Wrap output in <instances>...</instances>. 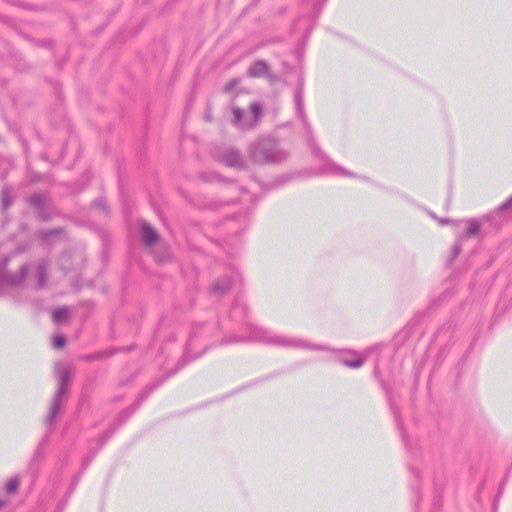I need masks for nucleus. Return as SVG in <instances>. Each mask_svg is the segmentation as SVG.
Here are the masks:
<instances>
[{
  "mask_svg": "<svg viewBox=\"0 0 512 512\" xmlns=\"http://www.w3.org/2000/svg\"><path fill=\"white\" fill-rule=\"evenodd\" d=\"M248 153L256 165H280L289 158V152L281 148L274 137H261L251 142Z\"/></svg>",
  "mask_w": 512,
  "mask_h": 512,
  "instance_id": "nucleus-1",
  "label": "nucleus"
},
{
  "mask_svg": "<svg viewBox=\"0 0 512 512\" xmlns=\"http://www.w3.org/2000/svg\"><path fill=\"white\" fill-rule=\"evenodd\" d=\"M203 325H204L203 323H194L192 325V330H191L190 336H189L188 341H187V343L185 345V353L177 361L175 367L171 371L167 372L163 377L157 378V379L153 380L138 395V397L136 398L134 403L139 408L142 405V403L151 395V393L154 390H156L157 388H159L167 379H169L171 376H173L178 371H180L189 362H191L194 359L199 358L203 354V352H202V353L196 354L194 356H190V353H191V350H192V347H193V342L196 339V337L198 336V334L200 333L201 329L203 328Z\"/></svg>",
  "mask_w": 512,
  "mask_h": 512,
  "instance_id": "nucleus-2",
  "label": "nucleus"
},
{
  "mask_svg": "<svg viewBox=\"0 0 512 512\" xmlns=\"http://www.w3.org/2000/svg\"><path fill=\"white\" fill-rule=\"evenodd\" d=\"M11 256L0 259V297L7 296L11 291L21 289L29 271L28 264H22L16 273L8 270Z\"/></svg>",
  "mask_w": 512,
  "mask_h": 512,
  "instance_id": "nucleus-3",
  "label": "nucleus"
},
{
  "mask_svg": "<svg viewBox=\"0 0 512 512\" xmlns=\"http://www.w3.org/2000/svg\"><path fill=\"white\" fill-rule=\"evenodd\" d=\"M304 79L303 77H300L296 86L295 90V105H296V112L298 117L300 118L305 136L308 142V145L310 146L313 154L319 158H325V154L321 151L319 146L317 145L316 139L313 135L312 127L308 121V118L305 113L304 109Z\"/></svg>",
  "mask_w": 512,
  "mask_h": 512,
  "instance_id": "nucleus-4",
  "label": "nucleus"
},
{
  "mask_svg": "<svg viewBox=\"0 0 512 512\" xmlns=\"http://www.w3.org/2000/svg\"><path fill=\"white\" fill-rule=\"evenodd\" d=\"M56 375L58 379V387L54 393L52 403L45 420L46 424L50 427L53 425L59 414L61 401L68 393L69 382L71 379L70 370L60 366L56 368Z\"/></svg>",
  "mask_w": 512,
  "mask_h": 512,
  "instance_id": "nucleus-5",
  "label": "nucleus"
},
{
  "mask_svg": "<svg viewBox=\"0 0 512 512\" xmlns=\"http://www.w3.org/2000/svg\"><path fill=\"white\" fill-rule=\"evenodd\" d=\"M218 161L227 167L237 170H246L248 164L241 152L233 147L224 149L218 156Z\"/></svg>",
  "mask_w": 512,
  "mask_h": 512,
  "instance_id": "nucleus-6",
  "label": "nucleus"
},
{
  "mask_svg": "<svg viewBox=\"0 0 512 512\" xmlns=\"http://www.w3.org/2000/svg\"><path fill=\"white\" fill-rule=\"evenodd\" d=\"M250 333H251V339L255 340V341H263V342L270 343V344H277V345H284V346L300 345L299 341L290 342L281 337H268L267 332L264 329L259 328V327L250 328Z\"/></svg>",
  "mask_w": 512,
  "mask_h": 512,
  "instance_id": "nucleus-7",
  "label": "nucleus"
},
{
  "mask_svg": "<svg viewBox=\"0 0 512 512\" xmlns=\"http://www.w3.org/2000/svg\"><path fill=\"white\" fill-rule=\"evenodd\" d=\"M240 280L239 275L223 276L217 279L211 287V293L216 297L225 295L236 281Z\"/></svg>",
  "mask_w": 512,
  "mask_h": 512,
  "instance_id": "nucleus-8",
  "label": "nucleus"
},
{
  "mask_svg": "<svg viewBox=\"0 0 512 512\" xmlns=\"http://www.w3.org/2000/svg\"><path fill=\"white\" fill-rule=\"evenodd\" d=\"M488 220H489V216L483 217L481 220L476 219V218H471V219L466 220L467 229L462 234L459 235L460 239L466 240V239L478 237V236L483 238L484 236L481 233V221H488Z\"/></svg>",
  "mask_w": 512,
  "mask_h": 512,
  "instance_id": "nucleus-9",
  "label": "nucleus"
},
{
  "mask_svg": "<svg viewBox=\"0 0 512 512\" xmlns=\"http://www.w3.org/2000/svg\"><path fill=\"white\" fill-rule=\"evenodd\" d=\"M76 258L82 260V255L72 250L63 252L59 258V268L65 273L75 270L78 266L74 263Z\"/></svg>",
  "mask_w": 512,
  "mask_h": 512,
  "instance_id": "nucleus-10",
  "label": "nucleus"
},
{
  "mask_svg": "<svg viewBox=\"0 0 512 512\" xmlns=\"http://www.w3.org/2000/svg\"><path fill=\"white\" fill-rule=\"evenodd\" d=\"M26 202L34 209H39L45 205H51L52 199L48 191L35 192L26 198Z\"/></svg>",
  "mask_w": 512,
  "mask_h": 512,
  "instance_id": "nucleus-11",
  "label": "nucleus"
},
{
  "mask_svg": "<svg viewBox=\"0 0 512 512\" xmlns=\"http://www.w3.org/2000/svg\"><path fill=\"white\" fill-rule=\"evenodd\" d=\"M13 202H14V198L12 196L11 187L8 185L3 186L1 189V192H0V208H1V211L3 212L2 226H4L6 224V222L8 221V217L6 214H4V212L8 208H10V206L13 204Z\"/></svg>",
  "mask_w": 512,
  "mask_h": 512,
  "instance_id": "nucleus-12",
  "label": "nucleus"
},
{
  "mask_svg": "<svg viewBox=\"0 0 512 512\" xmlns=\"http://www.w3.org/2000/svg\"><path fill=\"white\" fill-rule=\"evenodd\" d=\"M141 233L145 246L151 247L159 240V234L148 222L141 223Z\"/></svg>",
  "mask_w": 512,
  "mask_h": 512,
  "instance_id": "nucleus-13",
  "label": "nucleus"
},
{
  "mask_svg": "<svg viewBox=\"0 0 512 512\" xmlns=\"http://www.w3.org/2000/svg\"><path fill=\"white\" fill-rule=\"evenodd\" d=\"M269 64L266 60L255 61L248 69L247 75L252 78H259L268 75Z\"/></svg>",
  "mask_w": 512,
  "mask_h": 512,
  "instance_id": "nucleus-14",
  "label": "nucleus"
},
{
  "mask_svg": "<svg viewBox=\"0 0 512 512\" xmlns=\"http://www.w3.org/2000/svg\"><path fill=\"white\" fill-rule=\"evenodd\" d=\"M380 384L387 396L390 409L395 416L396 422H397L398 426L401 427L402 421H401V416H400V409L397 407V405L395 404V402L393 400L392 390H391L390 386L385 381L381 380Z\"/></svg>",
  "mask_w": 512,
  "mask_h": 512,
  "instance_id": "nucleus-15",
  "label": "nucleus"
},
{
  "mask_svg": "<svg viewBox=\"0 0 512 512\" xmlns=\"http://www.w3.org/2000/svg\"><path fill=\"white\" fill-rule=\"evenodd\" d=\"M48 264L45 261H41L37 265L36 280L37 288L42 289L45 287L47 282Z\"/></svg>",
  "mask_w": 512,
  "mask_h": 512,
  "instance_id": "nucleus-16",
  "label": "nucleus"
},
{
  "mask_svg": "<svg viewBox=\"0 0 512 512\" xmlns=\"http://www.w3.org/2000/svg\"><path fill=\"white\" fill-rule=\"evenodd\" d=\"M139 409V407L134 403L133 405H131L130 407L122 410L115 422H114V426H116L117 428H119L121 425H123L137 410Z\"/></svg>",
  "mask_w": 512,
  "mask_h": 512,
  "instance_id": "nucleus-17",
  "label": "nucleus"
},
{
  "mask_svg": "<svg viewBox=\"0 0 512 512\" xmlns=\"http://www.w3.org/2000/svg\"><path fill=\"white\" fill-rule=\"evenodd\" d=\"M118 350L116 349H107V350H104V351H99V352H95V353H91V354H87V355H84L82 357V360L84 361H95V360H102L104 358H108L114 354L117 353Z\"/></svg>",
  "mask_w": 512,
  "mask_h": 512,
  "instance_id": "nucleus-18",
  "label": "nucleus"
},
{
  "mask_svg": "<svg viewBox=\"0 0 512 512\" xmlns=\"http://www.w3.org/2000/svg\"><path fill=\"white\" fill-rule=\"evenodd\" d=\"M69 313H70V310L68 307H60V308L54 309L52 312L53 322L56 324H59V323L65 321L68 318Z\"/></svg>",
  "mask_w": 512,
  "mask_h": 512,
  "instance_id": "nucleus-19",
  "label": "nucleus"
},
{
  "mask_svg": "<svg viewBox=\"0 0 512 512\" xmlns=\"http://www.w3.org/2000/svg\"><path fill=\"white\" fill-rule=\"evenodd\" d=\"M198 178L203 182H224L225 179L216 172H201L198 174Z\"/></svg>",
  "mask_w": 512,
  "mask_h": 512,
  "instance_id": "nucleus-20",
  "label": "nucleus"
},
{
  "mask_svg": "<svg viewBox=\"0 0 512 512\" xmlns=\"http://www.w3.org/2000/svg\"><path fill=\"white\" fill-rule=\"evenodd\" d=\"M464 239H460V236H458L457 241L452 246L450 257L447 260V265L450 266L455 261V259L458 257V255L461 252L462 249V241Z\"/></svg>",
  "mask_w": 512,
  "mask_h": 512,
  "instance_id": "nucleus-21",
  "label": "nucleus"
},
{
  "mask_svg": "<svg viewBox=\"0 0 512 512\" xmlns=\"http://www.w3.org/2000/svg\"><path fill=\"white\" fill-rule=\"evenodd\" d=\"M232 113H233V124L244 129V128H248L249 126L245 125L242 120H243V116H244V111L241 109V108H238V107H234L232 109Z\"/></svg>",
  "mask_w": 512,
  "mask_h": 512,
  "instance_id": "nucleus-22",
  "label": "nucleus"
},
{
  "mask_svg": "<svg viewBox=\"0 0 512 512\" xmlns=\"http://www.w3.org/2000/svg\"><path fill=\"white\" fill-rule=\"evenodd\" d=\"M341 363L344 364L345 366L349 367V368H359L361 367L365 360L361 357H354L353 359L351 358H345V357H342L340 359Z\"/></svg>",
  "mask_w": 512,
  "mask_h": 512,
  "instance_id": "nucleus-23",
  "label": "nucleus"
},
{
  "mask_svg": "<svg viewBox=\"0 0 512 512\" xmlns=\"http://www.w3.org/2000/svg\"><path fill=\"white\" fill-rule=\"evenodd\" d=\"M50 206L51 205H45L41 208L37 209V218L41 222H47L52 218V214L50 212Z\"/></svg>",
  "mask_w": 512,
  "mask_h": 512,
  "instance_id": "nucleus-24",
  "label": "nucleus"
},
{
  "mask_svg": "<svg viewBox=\"0 0 512 512\" xmlns=\"http://www.w3.org/2000/svg\"><path fill=\"white\" fill-rule=\"evenodd\" d=\"M19 485H20L19 477L14 476V477L10 478L9 481L7 482V484L5 486V491L8 494L16 493L17 490L19 489Z\"/></svg>",
  "mask_w": 512,
  "mask_h": 512,
  "instance_id": "nucleus-25",
  "label": "nucleus"
},
{
  "mask_svg": "<svg viewBox=\"0 0 512 512\" xmlns=\"http://www.w3.org/2000/svg\"><path fill=\"white\" fill-rule=\"evenodd\" d=\"M117 429L118 428L116 426L112 425L109 429H107L100 435L98 450L101 449L106 444V442L110 439V437L115 433Z\"/></svg>",
  "mask_w": 512,
  "mask_h": 512,
  "instance_id": "nucleus-26",
  "label": "nucleus"
},
{
  "mask_svg": "<svg viewBox=\"0 0 512 512\" xmlns=\"http://www.w3.org/2000/svg\"><path fill=\"white\" fill-rule=\"evenodd\" d=\"M47 441L48 435H46L37 446L32 461H40L44 457V447Z\"/></svg>",
  "mask_w": 512,
  "mask_h": 512,
  "instance_id": "nucleus-27",
  "label": "nucleus"
},
{
  "mask_svg": "<svg viewBox=\"0 0 512 512\" xmlns=\"http://www.w3.org/2000/svg\"><path fill=\"white\" fill-rule=\"evenodd\" d=\"M12 167V163L10 160H8L7 158H4V157H0V170L1 173H0V178L1 180H4L8 171L11 169Z\"/></svg>",
  "mask_w": 512,
  "mask_h": 512,
  "instance_id": "nucleus-28",
  "label": "nucleus"
},
{
  "mask_svg": "<svg viewBox=\"0 0 512 512\" xmlns=\"http://www.w3.org/2000/svg\"><path fill=\"white\" fill-rule=\"evenodd\" d=\"M64 233V229L61 227L49 229L42 233V238L48 241L51 237L60 236Z\"/></svg>",
  "mask_w": 512,
  "mask_h": 512,
  "instance_id": "nucleus-29",
  "label": "nucleus"
},
{
  "mask_svg": "<svg viewBox=\"0 0 512 512\" xmlns=\"http://www.w3.org/2000/svg\"><path fill=\"white\" fill-rule=\"evenodd\" d=\"M92 205L94 207H97V208L101 209L106 215L109 214V208H108V205H107V202H106L105 198H103V197L96 198L92 202Z\"/></svg>",
  "mask_w": 512,
  "mask_h": 512,
  "instance_id": "nucleus-30",
  "label": "nucleus"
},
{
  "mask_svg": "<svg viewBox=\"0 0 512 512\" xmlns=\"http://www.w3.org/2000/svg\"><path fill=\"white\" fill-rule=\"evenodd\" d=\"M98 452V449H95V450H91L89 452V454L83 459L82 463H81V470L84 471L89 465L90 463L93 461L96 453Z\"/></svg>",
  "mask_w": 512,
  "mask_h": 512,
  "instance_id": "nucleus-31",
  "label": "nucleus"
},
{
  "mask_svg": "<svg viewBox=\"0 0 512 512\" xmlns=\"http://www.w3.org/2000/svg\"><path fill=\"white\" fill-rule=\"evenodd\" d=\"M413 331V325L408 323L397 335V338L402 337L403 341L410 337Z\"/></svg>",
  "mask_w": 512,
  "mask_h": 512,
  "instance_id": "nucleus-32",
  "label": "nucleus"
},
{
  "mask_svg": "<svg viewBox=\"0 0 512 512\" xmlns=\"http://www.w3.org/2000/svg\"><path fill=\"white\" fill-rule=\"evenodd\" d=\"M250 108L254 116V121L257 122L262 112V105L258 102H253Z\"/></svg>",
  "mask_w": 512,
  "mask_h": 512,
  "instance_id": "nucleus-33",
  "label": "nucleus"
},
{
  "mask_svg": "<svg viewBox=\"0 0 512 512\" xmlns=\"http://www.w3.org/2000/svg\"><path fill=\"white\" fill-rule=\"evenodd\" d=\"M66 344V337L64 335H56L53 338V346L56 349H62Z\"/></svg>",
  "mask_w": 512,
  "mask_h": 512,
  "instance_id": "nucleus-34",
  "label": "nucleus"
},
{
  "mask_svg": "<svg viewBox=\"0 0 512 512\" xmlns=\"http://www.w3.org/2000/svg\"><path fill=\"white\" fill-rule=\"evenodd\" d=\"M240 80L238 78H233L231 80H229L223 87V91L225 93H229L231 92L238 84H239Z\"/></svg>",
  "mask_w": 512,
  "mask_h": 512,
  "instance_id": "nucleus-35",
  "label": "nucleus"
},
{
  "mask_svg": "<svg viewBox=\"0 0 512 512\" xmlns=\"http://www.w3.org/2000/svg\"><path fill=\"white\" fill-rule=\"evenodd\" d=\"M247 339L245 337H238V336H235V337H229V338H224L220 344L221 345H226V344H230V343H237V342H245Z\"/></svg>",
  "mask_w": 512,
  "mask_h": 512,
  "instance_id": "nucleus-36",
  "label": "nucleus"
},
{
  "mask_svg": "<svg viewBox=\"0 0 512 512\" xmlns=\"http://www.w3.org/2000/svg\"><path fill=\"white\" fill-rule=\"evenodd\" d=\"M332 168H333V171L338 173V174H341V175H344V176H354V174L352 172H349L348 170H346L345 168L341 167V166H338L334 163L331 164Z\"/></svg>",
  "mask_w": 512,
  "mask_h": 512,
  "instance_id": "nucleus-37",
  "label": "nucleus"
},
{
  "mask_svg": "<svg viewBox=\"0 0 512 512\" xmlns=\"http://www.w3.org/2000/svg\"><path fill=\"white\" fill-rule=\"evenodd\" d=\"M512 207V196L509 197L505 202H503L499 207H498V211L499 212H504L506 210H508L509 208Z\"/></svg>",
  "mask_w": 512,
  "mask_h": 512,
  "instance_id": "nucleus-38",
  "label": "nucleus"
},
{
  "mask_svg": "<svg viewBox=\"0 0 512 512\" xmlns=\"http://www.w3.org/2000/svg\"><path fill=\"white\" fill-rule=\"evenodd\" d=\"M439 224L441 225H446V224H458L460 223L461 221H457V220H452L450 218H437Z\"/></svg>",
  "mask_w": 512,
  "mask_h": 512,
  "instance_id": "nucleus-39",
  "label": "nucleus"
},
{
  "mask_svg": "<svg viewBox=\"0 0 512 512\" xmlns=\"http://www.w3.org/2000/svg\"><path fill=\"white\" fill-rule=\"evenodd\" d=\"M287 181V178L286 177H279L278 179H276L273 183H272V188H276V187H279L281 186L282 184H284L285 182Z\"/></svg>",
  "mask_w": 512,
  "mask_h": 512,
  "instance_id": "nucleus-40",
  "label": "nucleus"
},
{
  "mask_svg": "<svg viewBox=\"0 0 512 512\" xmlns=\"http://www.w3.org/2000/svg\"><path fill=\"white\" fill-rule=\"evenodd\" d=\"M134 345H130V346H127V347H121V348H115L118 352H129V351H132L134 349Z\"/></svg>",
  "mask_w": 512,
  "mask_h": 512,
  "instance_id": "nucleus-41",
  "label": "nucleus"
},
{
  "mask_svg": "<svg viewBox=\"0 0 512 512\" xmlns=\"http://www.w3.org/2000/svg\"><path fill=\"white\" fill-rule=\"evenodd\" d=\"M42 180V177L38 174H33L31 176V182L35 183V182H39Z\"/></svg>",
  "mask_w": 512,
  "mask_h": 512,
  "instance_id": "nucleus-42",
  "label": "nucleus"
},
{
  "mask_svg": "<svg viewBox=\"0 0 512 512\" xmlns=\"http://www.w3.org/2000/svg\"><path fill=\"white\" fill-rule=\"evenodd\" d=\"M265 77H267L271 82H275L277 80V77L274 74H271L269 71L268 75H265Z\"/></svg>",
  "mask_w": 512,
  "mask_h": 512,
  "instance_id": "nucleus-43",
  "label": "nucleus"
},
{
  "mask_svg": "<svg viewBox=\"0 0 512 512\" xmlns=\"http://www.w3.org/2000/svg\"><path fill=\"white\" fill-rule=\"evenodd\" d=\"M169 258L168 254L164 256H158V261L165 262Z\"/></svg>",
  "mask_w": 512,
  "mask_h": 512,
  "instance_id": "nucleus-44",
  "label": "nucleus"
},
{
  "mask_svg": "<svg viewBox=\"0 0 512 512\" xmlns=\"http://www.w3.org/2000/svg\"><path fill=\"white\" fill-rule=\"evenodd\" d=\"M67 499L57 508L56 512H62L65 505H66Z\"/></svg>",
  "mask_w": 512,
  "mask_h": 512,
  "instance_id": "nucleus-45",
  "label": "nucleus"
},
{
  "mask_svg": "<svg viewBox=\"0 0 512 512\" xmlns=\"http://www.w3.org/2000/svg\"><path fill=\"white\" fill-rule=\"evenodd\" d=\"M86 186H87V183H86V184H84V185H82V186H80L79 188L75 189L74 191H76V192H80V191H82Z\"/></svg>",
  "mask_w": 512,
  "mask_h": 512,
  "instance_id": "nucleus-46",
  "label": "nucleus"
},
{
  "mask_svg": "<svg viewBox=\"0 0 512 512\" xmlns=\"http://www.w3.org/2000/svg\"><path fill=\"white\" fill-rule=\"evenodd\" d=\"M412 473L416 476V477H419V471L416 470V469H411Z\"/></svg>",
  "mask_w": 512,
  "mask_h": 512,
  "instance_id": "nucleus-47",
  "label": "nucleus"
},
{
  "mask_svg": "<svg viewBox=\"0 0 512 512\" xmlns=\"http://www.w3.org/2000/svg\"><path fill=\"white\" fill-rule=\"evenodd\" d=\"M78 479H79V477L75 480V483L70 487V491H69L70 493L74 490L75 485H76Z\"/></svg>",
  "mask_w": 512,
  "mask_h": 512,
  "instance_id": "nucleus-48",
  "label": "nucleus"
},
{
  "mask_svg": "<svg viewBox=\"0 0 512 512\" xmlns=\"http://www.w3.org/2000/svg\"><path fill=\"white\" fill-rule=\"evenodd\" d=\"M6 505V501L0 500V510Z\"/></svg>",
  "mask_w": 512,
  "mask_h": 512,
  "instance_id": "nucleus-49",
  "label": "nucleus"
},
{
  "mask_svg": "<svg viewBox=\"0 0 512 512\" xmlns=\"http://www.w3.org/2000/svg\"><path fill=\"white\" fill-rule=\"evenodd\" d=\"M6 505V501L0 500V510Z\"/></svg>",
  "mask_w": 512,
  "mask_h": 512,
  "instance_id": "nucleus-50",
  "label": "nucleus"
},
{
  "mask_svg": "<svg viewBox=\"0 0 512 512\" xmlns=\"http://www.w3.org/2000/svg\"><path fill=\"white\" fill-rule=\"evenodd\" d=\"M6 505V501L0 500V510Z\"/></svg>",
  "mask_w": 512,
  "mask_h": 512,
  "instance_id": "nucleus-51",
  "label": "nucleus"
},
{
  "mask_svg": "<svg viewBox=\"0 0 512 512\" xmlns=\"http://www.w3.org/2000/svg\"><path fill=\"white\" fill-rule=\"evenodd\" d=\"M374 374H375V376H378V374H379V368H378V366H376V367H375V369H374Z\"/></svg>",
  "mask_w": 512,
  "mask_h": 512,
  "instance_id": "nucleus-52",
  "label": "nucleus"
},
{
  "mask_svg": "<svg viewBox=\"0 0 512 512\" xmlns=\"http://www.w3.org/2000/svg\"><path fill=\"white\" fill-rule=\"evenodd\" d=\"M416 497L419 498V491L415 490Z\"/></svg>",
  "mask_w": 512,
  "mask_h": 512,
  "instance_id": "nucleus-53",
  "label": "nucleus"
}]
</instances>
